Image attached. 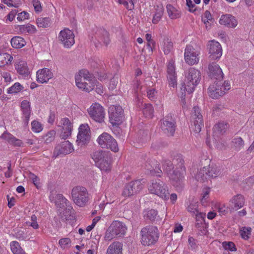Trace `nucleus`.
<instances>
[{
  "label": "nucleus",
  "mask_w": 254,
  "mask_h": 254,
  "mask_svg": "<svg viewBox=\"0 0 254 254\" xmlns=\"http://www.w3.org/2000/svg\"><path fill=\"white\" fill-rule=\"evenodd\" d=\"M174 163H176L177 169L172 173L169 174L168 177L172 185L178 191H181L184 187V173L186 168L184 166V160L183 156L177 154L173 159Z\"/></svg>",
  "instance_id": "1"
},
{
  "label": "nucleus",
  "mask_w": 254,
  "mask_h": 254,
  "mask_svg": "<svg viewBox=\"0 0 254 254\" xmlns=\"http://www.w3.org/2000/svg\"><path fill=\"white\" fill-rule=\"evenodd\" d=\"M200 79L201 73L199 70L191 67L187 71L185 81L181 88V98L183 102H185L186 91L189 94L192 93Z\"/></svg>",
  "instance_id": "2"
},
{
  "label": "nucleus",
  "mask_w": 254,
  "mask_h": 254,
  "mask_svg": "<svg viewBox=\"0 0 254 254\" xmlns=\"http://www.w3.org/2000/svg\"><path fill=\"white\" fill-rule=\"evenodd\" d=\"M127 230L126 224L120 221H114L107 230L104 237L105 240L110 241L115 238L123 237Z\"/></svg>",
  "instance_id": "3"
},
{
  "label": "nucleus",
  "mask_w": 254,
  "mask_h": 254,
  "mask_svg": "<svg viewBox=\"0 0 254 254\" xmlns=\"http://www.w3.org/2000/svg\"><path fill=\"white\" fill-rule=\"evenodd\" d=\"M141 243L144 246L154 244L158 240L159 232L156 226H146L141 230Z\"/></svg>",
  "instance_id": "4"
},
{
  "label": "nucleus",
  "mask_w": 254,
  "mask_h": 254,
  "mask_svg": "<svg viewBox=\"0 0 254 254\" xmlns=\"http://www.w3.org/2000/svg\"><path fill=\"white\" fill-rule=\"evenodd\" d=\"M71 197L74 203L80 207L85 206L89 199L87 189L81 186H76L72 189Z\"/></svg>",
  "instance_id": "5"
},
{
  "label": "nucleus",
  "mask_w": 254,
  "mask_h": 254,
  "mask_svg": "<svg viewBox=\"0 0 254 254\" xmlns=\"http://www.w3.org/2000/svg\"><path fill=\"white\" fill-rule=\"evenodd\" d=\"M148 190L150 193L157 195L164 199L169 198V193L167 187L159 180H152L148 187Z\"/></svg>",
  "instance_id": "6"
},
{
  "label": "nucleus",
  "mask_w": 254,
  "mask_h": 254,
  "mask_svg": "<svg viewBox=\"0 0 254 254\" xmlns=\"http://www.w3.org/2000/svg\"><path fill=\"white\" fill-rule=\"evenodd\" d=\"M203 126L201 110L198 106H194L191 111V129L194 132L199 133Z\"/></svg>",
  "instance_id": "7"
},
{
  "label": "nucleus",
  "mask_w": 254,
  "mask_h": 254,
  "mask_svg": "<svg viewBox=\"0 0 254 254\" xmlns=\"http://www.w3.org/2000/svg\"><path fill=\"white\" fill-rule=\"evenodd\" d=\"M99 144L102 147L110 149L114 152L119 151V147L116 140L109 133L103 132L97 138Z\"/></svg>",
  "instance_id": "8"
},
{
  "label": "nucleus",
  "mask_w": 254,
  "mask_h": 254,
  "mask_svg": "<svg viewBox=\"0 0 254 254\" xmlns=\"http://www.w3.org/2000/svg\"><path fill=\"white\" fill-rule=\"evenodd\" d=\"M109 121L113 125L121 124L124 120V110L120 106L113 105L109 108Z\"/></svg>",
  "instance_id": "9"
},
{
  "label": "nucleus",
  "mask_w": 254,
  "mask_h": 254,
  "mask_svg": "<svg viewBox=\"0 0 254 254\" xmlns=\"http://www.w3.org/2000/svg\"><path fill=\"white\" fill-rule=\"evenodd\" d=\"M91 138L90 129L88 124H82L78 128L76 143L78 146L85 145L89 142Z\"/></svg>",
  "instance_id": "10"
},
{
  "label": "nucleus",
  "mask_w": 254,
  "mask_h": 254,
  "mask_svg": "<svg viewBox=\"0 0 254 254\" xmlns=\"http://www.w3.org/2000/svg\"><path fill=\"white\" fill-rule=\"evenodd\" d=\"M89 116L93 120L98 123L104 121L105 113L104 108L99 104H93L88 109Z\"/></svg>",
  "instance_id": "11"
},
{
  "label": "nucleus",
  "mask_w": 254,
  "mask_h": 254,
  "mask_svg": "<svg viewBox=\"0 0 254 254\" xmlns=\"http://www.w3.org/2000/svg\"><path fill=\"white\" fill-rule=\"evenodd\" d=\"M160 127L163 132L168 136H173L176 130V122L170 114L161 120Z\"/></svg>",
  "instance_id": "12"
},
{
  "label": "nucleus",
  "mask_w": 254,
  "mask_h": 254,
  "mask_svg": "<svg viewBox=\"0 0 254 254\" xmlns=\"http://www.w3.org/2000/svg\"><path fill=\"white\" fill-rule=\"evenodd\" d=\"M143 188V185L139 180L129 182L125 186L122 195L125 197H129L139 192Z\"/></svg>",
  "instance_id": "13"
},
{
  "label": "nucleus",
  "mask_w": 254,
  "mask_h": 254,
  "mask_svg": "<svg viewBox=\"0 0 254 254\" xmlns=\"http://www.w3.org/2000/svg\"><path fill=\"white\" fill-rule=\"evenodd\" d=\"M58 38L64 47L69 48L74 43L73 32L67 28L64 29L60 32Z\"/></svg>",
  "instance_id": "14"
},
{
  "label": "nucleus",
  "mask_w": 254,
  "mask_h": 254,
  "mask_svg": "<svg viewBox=\"0 0 254 254\" xmlns=\"http://www.w3.org/2000/svg\"><path fill=\"white\" fill-rule=\"evenodd\" d=\"M199 52L192 46L187 45L185 51V60L188 64L193 65L199 62Z\"/></svg>",
  "instance_id": "15"
},
{
  "label": "nucleus",
  "mask_w": 254,
  "mask_h": 254,
  "mask_svg": "<svg viewBox=\"0 0 254 254\" xmlns=\"http://www.w3.org/2000/svg\"><path fill=\"white\" fill-rule=\"evenodd\" d=\"M73 150L74 149L72 144L68 140H64L55 147L53 157L56 158L60 155L68 154Z\"/></svg>",
  "instance_id": "16"
},
{
  "label": "nucleus",
  "mask_w": 254,
  "mask_h": 254,
  "mask_svg": "<svg viewBox=\"0 0 254 254\" xmlns=\"http://www.w3.org/2000/svg\"><path fill=\"white\" fill-rule=\"evenodd\" d=\"M208 48L209 58L212 60L219 59L222 56V49L220 44L214 40L209 42Z\"/></svg>",
  "instance_id": "17"
},
{
  "label": "nucleus",
  "mask_w": 254,
  "mask_h": 254,
  "mask_svg": "<svg viewBox=\"0 0 254 254\" xmlns=\"http://www.w3.org/2000/svg\"><path fill=\"white\" fill-rule=\"evenodd\" d=\"M208 75L211 79L221 80L223 79L224 74L219 65L215 62L208 65Z\"/></svg>",
  "instance_id": "18"
},
{
  "label": "nucleus",
  "mask_w": 254,
  "mask_h": 254,
  "mask_svg": "<svg viewBox=\"0 0 254 254\" xmlns=\"http://www.w3.org/2000/svg\"><path fill=\"white\" fill-rule=\"evenodd\" d=\"M58 215L63 221L75 219V211L72 206L67 205V207L63 209L60 208L58 211Z\"/></svg>",
  "instance_id": "19"
},
{
  "label": "nucleus",
  "mask_w": 254,
  "mask_h": 254,
  "mask_svg": "<svg viewBox=\"0 0 254 254\" xmlns=\"http://www.w3.org/2000/svg\"><path fill=\"white\" fill-rule=\"evenodd\" d=\"M82 80H86L87 81H95L94 78L92 74L90 73L87 70L82 69L78 71L75 75V80L76 85L77 87L82 86V83L80 82Z\"/></svg>",
  "instance_id": "20"
},
{
  "label": "nucleus",
  "mask_w": 254,
  "mask_h": 254,
  "mask_svg": "<svg viewBox=\"0 0 254 254\" xmlns=\"http://www.w3.org/2000/svg\"><path fill=\"white\" fill-rule=\"evenodd\" d=\"M63 130L61 136L63 139L68 138L71 134L72 125L71 122L67 118H64L61 121Z\"/></svg>",
  "instance_id": "21"
},
{
  "label": "nucleus",
  "mask_w": 254,
  "mask_h": 254,
  "mask_svg": "<svg viewBox=\"0 0 254 254\" xmlns=\"http://www.w3.org/2000/svg\"><path fill=\"white\" fill-rule=\"evenodd\" d=\"M36 75L37 81L41 83L47 82L53 76L52 72L47 68L38 70Z\"/></svg>",
  "instance_id": "22"
},
{
  "label": "nucleus",
  "mask_w": 254,
  "mask_h": 254,
  "mask_svg": "<svg viewBox=\"0 0 254 254\" xmlns=\"http://www.w3.org/2000/svg\"><path fill=\"white\" fill-rule=\"evenodd\" d=\"M20 107L22 112V118L24 126L26 127L28 125L29 118L31 115L30 102L27 100H23L21 103Z\"/></svg>",
  "instance_id": "23"
},
{
  "label": "nucleus",
  "mask_w": 254,
  "mask_h": 254,
  "mask_svg": "<svg viewBox=\"0 0 254 254\" xmlns=\"http://www.w3.org/2000/svg\"><path fill=\"white\" fill-rule=\"evenodd\" d=\"M219 23L228 27L235 28L238 25V21L234 16L227 14L221 16Z\"/></svg>",
  "instance_id": "24"
},
{
  "label": "nucleus",
  "mask_w": 254,
  "mask_h": 254,
  "mask_svg": "<svg viewBox=\"0 0 254 254\" xmlns=\"http://www.w3.org/2000/svg\"><path fill=\"white\" fill-rule=\"evenodd\" d=\"M0 138L6 140L9 144L15 146L21 147L23 145L22 141L16 138L11 133L4 131L0 136Z\"/></svg>",
  "instance_id": "25"
},
{
  "label": "nucleus",
  "mask_w": 254,
  "mask_h": 254,
  "mask_svg": "<svg viewBox=\"0 0 254 254\" xmlns=\"http://www.w3.org/2000/svg\"><path fill=\"white\" fill-rule=\"evenodd\" d=\"M204 171H206V176L210 178H216L219 176L222 172V168L216 165L204 167Z\"/></svg>",
  "instance_id": "26"
},
{
  "label": "nucleus",
  "mask_w": 254,
  "mask_h": 254,
  "mask_svg": "<svg viewBox=\"0 0 254 254\" xmlns=\"http://www.w3.org/2000/svg\"><path fill=\"white\" fill-rule=\"evenodd\" d=\"M208 90L209 96L213 99H217L225 94V91L223 90L220 85H218V82L216 83L215 86H209Z\"/></svg>",
  "instance_id": "27"
},
{
  "label": "nucleus",
  "mask_w": 254,
  "mask_h": 254,
  "mask_svg": "<svg viewBox=\"0 0 254 254\" xmlns=\"http://www.w3.org/2000/svg\"><path fill=\"white\" fill-rule=\"evenodd\" d=\"M123 244L119 242H114L109 245L106 254H123Z\"/></svg>",
  "instance_id": "28"
},
{
  "label": "nucleus",
  "mask_w": 254,
  "mask_h": 254,
  "mask_svg": "<svg viewBox=\"0 0 254 254\" xmlns=\"http://www.w3.org/2000/svg\"><path fill=\"white\" fill-rule=\"evenodd\" d=\"M55 204L57 208V211H59L60 208L63 209L67 207V205H71L69 201L62 194L57 195Z\"/></svg>",
  "instance_id": "29"
},
{
  "label": "nucleus",
  "mask_w": 254,
  "mask_h": 254,
  "mask_svg": "<svg viewBox=\"0 0 254 254\" xmlns=\"http://www.w3.org/2000/svg\"><path fill=\"white\" fill-rule=\"evenodd\" d=\"M230 202L231 203L234 207L236 209L242 208L245 203V198L243 195L241 194H238L234 195Z\"/></svg>",
  "instance_id": "30"
},
{
  "label": "nucleus",
  "mask_w": 254,
  "mask_h": 254,
  "mask_svg": "<svg viewBox=\"0 0 254 254\" xmlns=\"http://www.w3.org/2000/svg\"><path fill=\"white\" fill-rule=\"evenodd\" d=\"M229 125L224 122L216 124L213 127V133L215 136H219L224 133L228 128Z\"/></svg>",
  "instance_id": "31"
},
{
  "label": "nucleus",
  "mask_w": 254,
  "mask_h": 254,
  "mask_svg": "<svg viewBox=\"0 0 254 254\" xmlns=\"http://www.w3.org/2000/svg\"><path fill=\"white\" fill-rule=\"evenodd\" d=\"M15 68L19 74L25 76L28 75L30 73L27 63L25 61L19 62L15 65Z\"/></svg>",
  "instance_id": "32"
},
{
  "label": "nucleus",
  "mask_w": 254,
  "mask_h": 254,
  "mask_svg": "<svg viewBox=\"0 0 254 254\" xmlns=\"http://www.w3.org/2000/svg\"><path fill=\"white\" fill-rule=\"evenodd\" d=\"M105 158L104 162L100 163L98 168L102 171L109 172L111 170L112 167V158L110 154Z\"/></svg>",
  "instance_id": "33"
},
{
  "label": "nucleus",
  "mask_w": 254,
  "mask_h": 254,
  "mask_svg": "<svg viewBox=\"0 0 254 254\" xmlns=\"http://www.w3.org/2000/svg\"><path fill=\"white\" fill-rule=\"evenodd\" d=\"M188 211L191 213L193 215H195L196 218H203L205 214L199 212L198 210V204L197 203H191L188 207Z\"/></svg>",
  "instance_id": "34"
},
{
  "label": "nucleus",
  "mask_w": 254,
  "mask_h": 254,
  "mask_svg": "<svg viewBox=\"0 0 254 254\" xmlns=\"http://www.w3.org/2000/svg\"><path fill=\"white\" fill-rule=\"evenodd\" d=\"M11 44L12 47L16 49H19L25 45L26 42L22 37L20 36H15L11 39Z\"/></svg>",
  "instance_id": "35"
},
{
  "label": "nucleus",
  "mask_w": 254,
  "mask_h": 254,
  "mask_svg": "<svg viewBox=\"0 0 254 254\" xmlns=\"http://www.w3.org/2000/svg\"><path fill=\"white\" fill-rule=\"evenodd\" d=\"M98 41L103 42L106 46H107L110 42L109 33L105 29H101L98 31Z\"/></svg>",
  "instance_id": "36"
},
{
  "label": "nucleus",
  "mask_w": 254,
  "mask_h": 254,
  "mask_svg": "<svg viewBox=\"0 0 254 254\" xmlns=\"http://www.w3.org/2000/svg\"><path fill=\"white\" fill-rule=\"evenodd\" d=\"M155 14L153 15L152 22L154 24H157L163 16L164 9L163 6L157 5L155 7Z\"/></svg>",
  "instance_id": "37"
},
{
  "label": "nucleus",
  "mask_w": 254,
  "mask_h": 254,
  "mask_svg": "<svg viewBox=\"0 0 254 254\" xmlns=\"http://www.w3.org/2000/svg\"><path fill=\"white\" fill-rule=\"evenodd\" d=\"M143 217L146 220L151 222L154 221L157 216L158 212L155 209L144 210L143 212Z\"/></svg>",
  "instance_id": "38"
},
{
  "label": "nucleus",
  "mask_w": 254,
  "mask_h": 254,
  "mask_svg": "<svg viewBox=\"0 0 254 254\" xmlns=\"http://www.w3.org/2000/svg\"><path fill=\"white\" fill-rule=\"evenodd\" d=\"M95 81H87L86 80H82L80 82L82 83V86L78 87V88L84 90L86 92H89L92 91L95 87Z\"/></svg>",
  "instance_id": "39"
},
{
  "label": "nucleus",
  "mask_w": 254,
  "mask_h": 254,
  "mask_svg": "<svg viewBox=\"0 0 254 254\" xmlns=\"http://www.w3.org/2000/svg\"><path fill=\"white\" fill-rule=\"evenodd\" d=\"M231 145L234 150L238 151L244 145V141L241 137H236L232 139Z\"/></svg>",
  "instance_id": "40"
},
{
  "label": "nucleus",
  "mask_w": 254,
  "mask_h": 254,
  "mask_svg": "<svg viewBox=\"0 0 254 254\" xmlns=\"http://www.w3.org/2000/svg\"><path fill=\"white\" fill-rule=\"evenodd\" d=\"M13 57L8 53L0 52V66H3L10 63Z\"/></svg>",
  "instance_id": "41"
},
{
  "label": "nucleus",
  "mask_w": 254,
  "mask_h": 254,
  "mask_svg": "<svg viewBox=\"0 0 254 254\" xmlns=\"http://www.w3.org/2000/svg\"><path fill=\"white\" fill-rule=\"evenodd\" d=\"M11 250L13 254H25L18 242L12 241L10 243Z\"/></svg>",
  "instance_id": "42"
},
{
  "label": "nucleus",
  "mask_w": 254,
  "mask_h": 254,
  "mask_svg": "<svg viewBox=\"0 0 254 254\" xmlns=\"http://www.w3.org/2000/svg\"><path fill=\"white\" fill-rule=\"evenodd\" d=\"M37 25L38 27L47 28L51 24V19L49 17H40L37 19Z\"/></svg>",
  "instance_id": "43"
},
{
  "label": "nucleus",
  "mask_w": 254,
  "mask_h": 254,
  "mask_svg": "<svg viewBox=\"0 0 254 254\" xmlns=\"http://www.w3.org/2000/svg\"><path fill=\"white\" fill-rule=\"evenodd\" d=\"M110 153L108 152L103 151L102 150H97L95 151L92 155V159L94 160L95 164L99 162L102 158H104Z\"/></svg>",
  "instance_id": "44"
},
{
  "label": "nucleus",
  "mask_w": 254,
  "mask_h": 254,
  "mask_svg": "<svg viewBox=\"0 0 254 254\" xmlns=\"http://www.w3.org/2000/svg\"><path fill=\"white\" fill-rule=\"evenodd\" d=\"M146 167H147V169L150 172L152 175L158 177L161 176L162 172L157 163L154 164L153 166L151 165L150 167H149L146 165Z\"/></svg>",
  "instance_id": "45"
},
{
  "label": "nucleus",
  "mask_w": 254,
  "mask_h": 254,
  "mask_svg": "<svg viewBox=\"0 0 254 254\" xmlns=\"http://www.w3.org/2000/svg\"><path fill=\"white\" fill-rule=\"evenodd\" d=\"M162 166L164 170L167 173V175L172 173L174 168L173 163L169 160L164 159L162 161Z\"/></svg>",
  "instance_id": "46"
},
{
  "label": "nucleus",
  "mask_w": 254,
  "mask_h": 254,
  "mask_svg": "<svg viewBox=\"0 0 254 254\" xmlns=\"http://www.w3.org/2000/svg\"><path fill=\"white\" fill-rule=\"evenodd\" d=\"M144 115L147 118H152L154 112V109L150 104H145L142 109Z\"/></svg>",
  "instance_id": "47"
},
{
  "label": "nucleus",
  "mask_w": 254,
  "mask_h": 254,
  "mask_svg": "<svg viewBox=\"0 0 254 254\" xmlns=\"http://www.w3.org/2000/svg\"><path fill=\"white\" fill-rule=\"evenodd\" d=\"M173 43L169 39L164 40L162 50L165 55L169 54L173 48Z\"/></svg>",
  "instance_id": "48"
},
{
  "label": "nucleus",
  "mask_w": 254,
  "mask_h": 254,
  "mask_svg": "<svg viewBox=\"0 0 254 254\" xmlns=\"http://www.w3.org/2000/svg\"><path fill=\"white\" fill-rule=\"evenodd\" d=\"M56 133V131L54 130H51L48 132L45 135L43 136V139L45 141V142L46 144H48L52 142L55 139Z\"/></svg>",
  "instance_id": "49"
},
{
  "label": "nucleus",
  "mask_w": 254,
  "mask_h": 254,
  "mask_svg": "<svg viewBox=\"0 0 254 254\" xmlns=\"http://www.w3.org/2000/svg\"><path fill=\"white\" fill-rule=\"evenodd\" d=\"M23 89L22 86L18 82L15 83L7 90L9 94L16 93L20 92Z\"/></svg>",
  "instance_id": "50"
},
{
  "label": "nucleus",
  "mask_w": 254,
  "mask_h": 254,
  "mask_svg": "<svg viewBox=\"0 0 254 254\" xmlns=\"http://www.w3.org/2000/svg\"><path fill=\"white\" fill-rule=\"evenodd\" d=\"M14 236L19 240H23L27 238V235L25 231L21 229H16L15 230Z\"/></svg>",
  "instance_id": "51"
},
{
  "label": "nucleus",
  "mask_w": 254,
  "mask_h": 254,
  "mask_svg": "<svg viewBox=\"0 0 254 254\" xmlns=\"http://www.w3.org/2000/svg\"><path fill=\"white\" fill-rule=\"evenodd\" d=\"M166 8L168 15L171 19L177 18L179 16L178 13L174 12L175 8L172 5H167Z\"/></svg>",
  "instance_id": "52"
},
{
  "label": "nucleus",
  "mask_w": 254,
  "mask_h": 254,
  "mask_svg": "<svg viewBox=\"0 0 254 254\" xmlns=\"http://www.w3.org/2000/svg\"><path fill=\"white\" fill-rule=\"evenodd\" d=\"M168 81L170 87L175 88L177 85L176 74L167 75Z\"/></svg>",
  "instance_id": "53"
},
{
  "label": "nucleus",
  "mask_w": 254,
  "mask_h": 254,
  "mask_svg": "<svg viewBox=\"0 0 254 254\" xmlns=\"http://www.w3.org/2000/svg\"><path fill=\"white\" fill-rule=\"evenodd\" d=\"M70 243L71 241L69 238H62L59 241V244L63 249L69 248Z\"/></svg>",
  "instance_id": "54"
},
{
  "label": "nucleus",
  "mask_w": 254,
  "mask_h": 254,
  "mask_svg": "<svg viewBox=\"0 0 254 254\" xmlns=\"http://www.w3.org/2000/svg\"><path fill=\"white\" fill-rule=\"evenodd\" d=\"M167 73L168 75L172 74H176L175 71V67L174 61L172 60L169 61L167 64Z\"/></svg>",
  "instance_id": "55"
},
{
  "label": "nucleus",
  "mask_w": 254,
  "mask_h": 254,
  "mask_svg": "<svg viewBox=\"0 0 254 254\" xmlns=\"http://www.w3.org/2000/svg\"><path fill=\"white\" fill-rule=\"evenodd\" d=\"M252 229L250 227H243L241 230L240 233L242 238L248 240L250 238Z\"/></svg>",
  "instance_id": "56"
},
{
  "label": "nucleus",
  "mask_w": 254,
  "mask_h": 254,
  "mask_svg": "<svg viewBox=\"0 0 254 254\" xmlns=\"http://www.w3.org/2000/svg\"><path fill=\"white\" fill-rule=\"evenodd\" d=\"M37 218L35 214L32 215L31 216V222H26L27 225L32 227L34 229H37L39 228V225L37 222Z\"/></svg>",
  "instance_id": "57"
},
{
  "label": "nucleus",
  "mask_w": 254,
  "mask_h": 254,
  "mask_svg": "<svg viewBox=\"0 0 254 254\" xmlns=\"http://www.w3.org/2000/svg\"><path fill=\"white\" fill-rule=\"evenodd\" d=\"M32 130L35 132H39L42 130L41 124L36 121H34L31 123Z\"/></svg>",
  "instance_id": "58"
},
{
  "label": "nucleus",
  "mask_w": 254,
  "mask_h": 254,
  "mask_svg": "<svg viewBox=\"0 0 254 254\" xmlns=\"http://www.w3.org/2000/svg\"><path fill=\"white\" fill-rule=\"evenodd\" d=\"M120 3L124 5L128 10H131L134 8V3L132 0H125L123 1L120 0Z\"/></svg>",
  "instance_id": "59"
},
{
  "label": "nucleus",
  "mask_w": 254,
  "mask_h": 254,
  "mask_svg": "<svg viewBox=\"0 0 254 254\" xmlns=\"http://www.w3.org/2000/svg\"><path fill=\"white\" fill-rule=\"evenodd\" d=\"M223 246L226 251L230 250L232 252H234L237 250L235 245L232 242H224L223 243Z\"/></svg>",
  "instance_id": "60"
},
{
  "label": "nucleus",
  "mask_w": 254,
  "mask_h": 254,
  "mask_svg": "<svg viewBox=\"0 0 254 254\" xmlns=\"http://www.w3.org/2000/svg\"><path fill=\"white\" fill-rule=\"evenodd\" d=\"M157 91L154 88H151L147 91V96L151 100L156 98Z\"/></svg>",
  "instance_id": "61"
},
{
  "label": "nucleus",
  "mask_w": 254,
  "mask_h": 254,
  "mask_svg": "<svg viewBox=\"0 0 254 254\" xmlns=\"http://www.w3.org/2000/svg\"><path fill=\"white\" fill-rule=\"evenodd\" d=\"M206 172L204 171V167L198 171L196 175V178L197 181H202L206 179L205 176V175H206Z\"/></svg>",
  "instance_id": "62"
},
{
  "label": "nucleus",
  "mask_w": 254,
  "mask_h": 254,
  "mask_svg": "<svg viewBox=\"0 0 254 254\" xmlns=\"http://www.w3.org/2000/svg\"><path fill=\"white\" fill-rule=\"evenodd\" d=\"M17 19L18 21H23L25 19H28L29 17V13L25 11L20 12L17 14Z\"/></svg>",
  "instance_id": "63"
},
{
  "label": "nucleus",
  "mask_w": 254,
  "mask_h": 254,
  "mask_svg": "<svg viewBox=\"0 0 254 254\" xmlns=\"http://www.w3.org/2000/svg\"><path fill=\"white\" fill-rule=\"evenodd\" d=\"M33 5L36 12H40L42 10V7L38 0H33Z\"/></svg>",
  "instance_id": "64"
}]
</instances>
